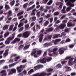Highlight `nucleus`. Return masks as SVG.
<instances>
[{"label":"nucleus","mask_w":76,"mask_h":76,"mask_svg":"<svg viewBox=\"0 0 76 76\" xmlns=\"http://www.w3.org/2000/svg\"><path fill=\"white\" fill-rule=\"evenodd\" d=\"M72 57L71 56H68L66 57L64 60H69L68 61V64L69 65H73L75 64V63H76V57H75L74 58V60L72 62V61H73V60L74 58H71Z\"/></svg>","instance_id":"f257e3e1"},{"label":"nucleus","mask_w":76,"mask_h":76,"mask_svg":"<svg viewBox=\"0 0 76 76\" xmlns=\"http://www.w3.org/2000/svg\"><path fill=\"white\" fill-rule=\"evenodd\" d=\"M15 33H14L12 35V36L11 37H10L8 38L5 42V44H9L10 41H11L12 40H13V39L15 38Z\"/></svg>","instance_id":"f03ea898"},{"label":"nucleus","mask_w":76,"mask_h":76,"mask_svg":"<svg viewBox=\"0 0 76 76\" xmlns=\"http://www.w3.org/2000/svg\"><path fill=\"white\" fill-rule=\"evenodd\" d=\"M67 48H66L62 47L61 48H60L58 50V51H59V53L61 55V54H63L64 52V50L65 51H66V50H67Z\"/></svg>","instance_id":"7ed1b4c3"},{"label":"nucleus","mask_w":76,"mask_h":76,"mask_svg":"<svg viewBox=\"0 0 76 76\" xmlns=\"http://www.w3.org/2000/svg\"><path fill=\"white\" fill-rule=\"evenodd\" d=\"M38 63H45L47 62V58H45L43 59H40L37 61Z\"/></svg>","instance_id":"20e7f679"},{"label":"nucleus","mask_w":76,"mask_h":76,"mask_svg":"<svg viewBox=\"0 0 76 76\" xmlns=\"http://www.w3.org/2000/svg\"><path fill=\"white\" fill-rule=\"evenodd\" d=\"M25 67V65H21L20 66L17 67V69L18 72H19V73H20L21 72H22V68H23V69H24Z\"/></svg>","instance_id":"39448f33"},{"label":"nucleus","mask_w":76,"mask_h":76,"mask_svg":"<svg viewBox=\"0 0 76 76\" xmlns=\"http://www.w3.org/2000/svg\"><path fill=\"white\" fill-rule=\"evenodd\" d=\"M29 36V34L28 31L24 32L22 35V37L25 38H28Z\"/></svg>","instance_id":"423d86ee"},{"label":"nucleus","mask_w":76,"mask_h":76,"mask_svg":"<svg viewBox=\"0 0 76 76\" xmlns=\"http://www.w3.org/2000/svg\"><path fill=\"white\" fill-rule=\"evenodd\" d=\"M75 1H76V0H74ZM65 3H66V5L68 6H69L70 5V4H71V2L72 3H73L74 2V0H65Z\"/></svg>","instance_id":"0eeeda50"},{"label":"nucleus","mask_w":76,"mask_h":76,"mask_svg":"<svg viewBox=\"0 0 76 76\" xmlns=\"http://www.w3.org/2000/svg\"><path fill=\"white\" fill-rule=\"evenodd\" d=\"M43 67V66L42 65H38L34 66L33 69L34 70V71H36V70H37L38 69H41V68H42Z\"/></svg>","instance_id":"6e6552de"},{"label":"nucleus","mask_w":76,"mask_h":76,"mask_svg":"<svg viewBox=\"0 0 76 76\" xmlns=\"http://www.w3.org/2000/svg\"><path fill=\"white\" fill-rule=\"evenodd\" d=\"M46 75H47V73L42 72L41 73L40 75L39 73L34 74V76H45Z\"/></svg>","instance_id":"1a4fd4ad"},{"label":"nucleus","mask_w":76,"mask_h":76,"mask_svg":"<svg viewBox=\"0 0 76 76\" xmlns=\"http://www.w3.org/2000/svg\"><path fill=\"white\" fill-rule=\"evenodd\" d=\"M16 72V70L15 68L12 69L11 71H9L8 74L9 75H12L13 73H15Z\"/></svg>","instance_id":"9d476101"},{"label":"nucleus","mask_w":76,"mask_h":76,"mask_svg":"<svg viewBox=\"0 0 76 76\" xmlns=\"http://www.w3.org/2000/svg\"><path fill=\"white\" fill-rule=\"evenodd\" d=\"M7 74L6 73V70H3L0 72V76H6Z\"/></svg>","instance_id":"9b49d317"},{"label":"nucleus","mask_w":76,"mask_h":76,"mask_svg":"<svg viewBox=\"0 0 76 76\" xmlns=\"http://www.w3.org/2000/svg\"><path fill=\"white\" fill-rule=\"evenodd\" d=\"M66 25L65 23H64L63 24H61L58 27L59 29H63L64 28V27H66Z\"/></svg>","instance_id":"f8f14e48"},{"label":"nucleus","mask_w":76,"mask_h":76,"mask_svg":"<svg viewBox=\"0 0 76 76\" xmlns=\"http://www.w3.org/2000/svg\"><path fill=\"white\" fill-rule=\"evenodd\" d=\"M20 39L16 38L11 42V43L12 44H15V43H16L17 41H18V42L20 41Z\"/></svg>","instance_id":"ddd939ff"},{"label":"nucleus","mask_w":76,"mask_h":76,"mask_svg":"<svg viewBox=\"0 0 76 76\" xmlns=\"http://www.w3.org/2000/svg\"><path fill=\"white\" fill-rule=\"evenodd\" d=\"M44 36V35L43 34H40L39 36V37L40 38L39 39V41L40 42H42V39H43V36Z\"/></svg>","instance_id":"4468645a"},{"label":"nucleus","mask_w":76,"mask_h":76,"mask_svg":"<svg viewBox=\"0 0 76 76\" xmlns=\"http://www.w3.org/2000/svg\"><path fill=\"white\" fill-rule=\"evenodd\" d=\"M37 53V50H34L33 52H32L31 53V56H33V55L34 57L37 58L38 57L37 55L35 54V53Z\"/></svg>","instance_id":"2eb2a0df"},{"label":"nucleus","mask_w":76,"mask_h":76,"mask_svg":"<svg viewBox=\"0 0 76 76\" xmlns=\"http://www.w3.org/2000/svg\"><path fill=\"white\" fill-rule=\"evenodd\" d=\"M8 51H9V49H7V50H6L5 51V52L4 53V57H6L8 55V54H9V52H8Z\"/></svg>","instance_id":"dca6fc26"},{"label":"nucleus","mask_w":76,"mask_h":76,"mask_svg":"<svg viewBox=\"0 0 76 76\" xmlns=\"http://www.w3.org/2000/svg\"><path fill=\"white\" fill-rule=\"evenodd\" d=\"M27 73V72H26V70H24L23 72L22 73L18 74V75H19V76H23V75L22 74V73L24 75H26Z\"/></svg>","instance_id":"f3484780"},{"label":"nucleus","mask_w":76,"mask_h":76,"mask_svg":"<svg viewBox=\"0 0 76 76\" xmlns=\"http://www.w3.org/2000/svg\"><path fill=\"white\" fill-rule=\"evenodd\" d=\"M8 16L7 18L12 16V11L11 10H9L8 12Z\"/></svg>","instance_id":"a211bd4d"},{"label":"nucleus","mask_w":76,"mask_h":76,"mask_svg":"<svg viewBox=\"0 0 76 76\" xmlns=\"http://www.w3.org/2000/svg\"><path fill=\"white\" fill-rule=\"evenodd\" d=\"M67 26L68 27H70L71 26H75V24H72V23L69 22L67 23Z\"/></svg>","instance_id":"6ab92c4d"},{"label":"nucleus","mask_w":76,"mask_h":76,"mask_svg":"<svg viewBox=\"0 0 76 76\" xmlns=\"http://www.w3.org/2000/svg\"><path fill=\"white\" fill-rule=\"evenodd\" d=\"M9 27V25H6L4 26L3 30L4 31H5V30H7L8 29V27Z\"/></svg>","instance_id":"aec40b11"},{"label":"nucleus","mask_w":76,"mask_h":76,"mask_svg":"<svg viewBox=\"0 0 76 76\" xmlns=\"http://www.w3.org/2000/svg\"><path fill=\"white\" fill-rule=\"evenodd\" d=\"M15 3V0H13V1L10 2V5H11V6L12 7V6H14Z\"/></svg>","instance_id":"412c9836"},{"label":"nucleus","mask_w":76,"mask_h":76,"mask_svg":"<svg viewBox=\"0 0 76 76\" xmlns=\"http://www.w3.org/2000/svg\"><path fill=\"white\" fill-rule=\"evenodd\" d=\"M52 37V35H49L48 36V37H45L44 39V40H47L48 39H51V37Z\"/></svg>","instance_id":"4be33fe9"},{"label":"nucleus","mask_w":76,"mask_h":76,"mask_svg":"<svg viewBox=\"0 0 76 76\" xmlns=\"http://www.w3.org/2000/svg\"><path fill=\"white\" fill-rule=\"evenodd\" d=\"M61 67H62V66L60 64H58L56 66V67L58 68V69H60V68H61Z\"/></svg>","instance_id":"5701e85b"},{"label":"nucleus","mask_w":76,"mask_h":76,"mask_svg":"<svg viewBox=\"0 0 76 76\" xmlns=\"http://www.w3.org/2000/svg\"><path fill=\"white\" fill-rule=\"evenodd\" d=\"M9 32H7V33H5L4 34V38H6L8 35H9Z\"/></svg>","instance_id":"b1692460"},{"label":"nucleus","mask_w":76,"mask_h":76,"mask_svg":"<svg viewBox=\"0 0 76 76\" xmlns=\"http://www.w3.org/2000/svg\"><path fill=\"white\" fill-rule=\"evenodd\" d=\"M5 7L6 9V10H9V9H10V7H9V6L7 4L5 5Z\"/></svg>","instance_id":"393cba45"},{"label":"nucleus","mask_w":76,"mask_h":76,"mask_svg":"<svg viewBox=\"0 0 76 76\" xmlns=\"http://www.w3.org/2000/svg\"><path fill=\"white\" fill-rule=\"evenodd\" d=\"M53 0H50L47 3V5H48L49 6H50L52 3H53Z\"/></svg>","instance_id":"a878e982"},{"label":"nucleus","mask_w":76,"mask_h":76,"mask_svg":"<svg viewBox=\"0 0 76 76\" xmlns=\"http://www.w3.org/2000/svg\"><path fill=\"white\" fill-rule=\"evenodd\" d=\"M53 30V27H51L48 28L46 30V31L47 32H51Z\"/></svg>","instance_id":"bb28decb"},{"label":"nucleus","mask_w":76,"mask_h":76,"mask_svg":"<svg viewBox=\"0 0 76 76\" xmlns=\"http://www.w3.org/2000/svg\"><path fill=\"white\" fill-rule=\"evenodd\" d=\"M24 47V45H20L18 49L19 50H21V49H22V48H23Z\"/></svg>","instance_id":"cd10ccee"},{"label":"nucleus","mask_w":76,"mask_h":76,"mask_svg":"<svg viewBox=\"0 0 76 76\" xmlns=\"http://www.w3.org/2000/svg\"><path fill=\"white\" fill-rule=\"evenodd\" d=\"M60 14V12L58 11H56L54 12L53 14L54 16H58Z\"/></svg>","instance_id":"c85d7f7f"},{"label":"nucleus","mask_w":76,"mask_h":76,"mask_svg":"<svg viewBox=\"0 0 76 76\" xmlns=\"http://www.w3.org/2000/svg\"><path fill=\"white\" fill-rule=\"evenodd\" d=\"M29 46H30V45H26L23 48V49L24 50H27V49H28V48H29Z\"/></svg>","instance_id":"c756f323"},{"label":"nucleus","mask_w":76,"mask_h":76,"mask_svg":"<svg viewBox=\"0 0 76 76\" xmlns=\"http://www.w3.org/2000/svg\"><path fill=\"white\" fill-rule=\"evenodd\" d=\"M50 45V44L49 43H46L44 45V47H48V46Z\"/></svg>","instance_id":"7c9ffc66"},{"label":"nucleus","mask_w":76,"mask_h":76,"mask_svg":"<svg viewBox=\"0 0 76 76\" xmlns=\"http://www.w3.org/2000/svg\"><path fill=\"white\" fill-rule=\"evenodd\" d=\"M60 37V34H58L53 36V38L54 39V38H58V37Z\"/></svg>","instance_id":"2f4dec72"},{"label":"nucleus","mask_w":76,"mask_h":76,"mask_svg":"<svg viewBox=\"0 0 76 76\" xmlns=\"http://www.w3.org/2000/svg\"><path fill=\"white\" fill-rule=\"evenodd\" d=\"M71 9H72V7H67L66 9V12H69V11L70 10H71Z\"/></svg>","instance_id":"473e14b6"},{"label":"nucleus","mask_w":76,"mask_h":76,"mask_svg":"<svg viewBox=\"0 0 76 76\" xmlns=\"http://www.w3.org/2000/svg\"><path fill=\"white\" fill-rule=\"evenodd\" d=\"M53 71V68H49L47 70V71L48 72H51Z\"/></svg>","instance_id":"72a5a7b5"},{"label":"nucleus","mask_w":76,"mask_h":76,"mask_svg":"<svg viewBox=\"0 0 76 76\" xmlns=\"http://www.w3.org/2000/svg\"><path fill=\"white\" fill-rule=\"evenodd\" d=\"M51 60H52V58H51L48 57V59H47L46 61H48V62L49 61H51Z\"/></svg>","instance_id":"f704fd0d"},{"label":"nucleus","mask_w":76,"mask_h":76,"mask_svg":"<svg viewBox=\"0 0 76 76\" xmlns=\"http://www.w3.org/2000/svg\"><path fill=\"white\" fill-rule=\"evenodd\" d=\"M34 72L33 69H31L28 72V74H30V73H32Z\"/></svg>","instance_id":"c9c22d12"},{"label":"nucleus","mask_w":76,"mask_h":76,"mask_svg":"<svg viewBox=\"0 0 76 76\" xmlns=\"http://www.w3.org/2000/svg\"><path fill=\"white\" fill-rule=\"evenodd\" d=\"M40 13H41V12L39 11L36 14V15L38 18H39V17H40Z\"/></svg>","instance_id":"e433bc0d"},{"label":"nucleus","mask_w":76,"mask_h":76,"mask_svg":"<svg viewBox=\"0 0 76 76\" xmlns=\"http://www.w3.org/2000/svg\"><path fill=\"white\" fill-rule=\"evenodd\" d=\"M48 23H49V22L48 21H46L44 23V25L45 26H47L48 25Z\"/></svg>","instance_id":"4c0bfd02"},{"label":"nucleus","mask_w":76,"mask_h":76,"mask_svg":"<svg viewBox=\"0 0 76 76\" xmlns=\"http://www.w3.org/2000/svg\"><path fill=\"white\" fill-rule=\"evenodd\" d=\"M52 54L53 55V57L55 56H58V54L57 53V52H53Z\"/></svg>","instance_id":"58836bf2"},{"label":"nucleus","mask_w":76,"mask_h":76,"mask_svg":"<svg viewBox=\"0 0 76 76\" xmlns=\"http://www.w3.org/2000/svg\"><path fill=\"white\" fill-rule=\"evenodd\" d=\"M20 58V57L19 56H17L15 58V61H17L18 60V59H19Z\"/></svg>","instance_id":"ea45409f"},{"label":"nucleus","mask_w":76,"mask_h":76,"mask_svg":"<svg viewBox=\"0 0 76 76\" xmlns=\"http://www.w3.org/2000/svg\"><path fill=\"white\" fill-rule=\"evenodd\" d=\"M62 7H63V4H61L58 7V9L59 10H61Z\"/></svg>","instance_id":"a19ab883"},{"label":"nucleus","mask_w":76,"mask_h":76,"mask_svg":"<svg viewBox=\"0 0 76 76\" xmlns=\"http://www.w3.org/2000/svg\"><path fill=\"white\" fill-rule=\"evenodd\" d=\"M48 20H50V23H52V22H53V18L51 17V18H48Z\"/></svg>","instance_id":"79ce46f5"},{"label":"nucleus","mask_w":76,"mask_h":76,"mask_svg":"<svg viewBox=\"0 0 76 76\" xmlns=\"http://www.w3.org/2000/svg\"><path fill=\"white\" fill-rule=\"evenodd\" d=\"M23 14V12L22 11L20 12H19L17 14V16H20Z\"/></svg>","instance_id":"37998d69"},{"label":"nucleus","mask_w":76,"mask_h":76,"mask_svg":"<svg viewBox=\"0 0 76 76\" xmlns=\"http://www.w3.org/2000/svg\"><path fill=\"white\" fill-rule=\"evenodd\" d=\"M29 24H26L25 26V28L26 29H28L29 28Z\"/></svg>","instance_id":"c03bdc74"},{"label":"nucleus","mask_w":76,"mask_h":76,"mask_svg":"<svg viewBox=\"0 0 76 76\" xmlns=\"http://www.w3.org/2000/svg\"><path fill=\"white\" fill-rule=\"evenodd\" d=\"M13 28V25H11L10 28L9 29V30L10 31H11L12 30Z\"/></svg>","instance_id":"a18cd8bd"},{"label":"nucleus","mask_w":76,"mask_h":76,"mask_svg":"<svg viewBox=\"0 0 76 76\" xmlns=\"http://www.w3.org/2000/svg\"><path fill=\"white\" fill-rule=\"evenodd\" d=\"M16 63H14L13 64H10L9 65V67H13V66H14L15 65H16Z\"/></svg>","instance_id":"49530a36"},{"label":"nucleus","mask_w":76,"mask_h":76,"mask_svg":"<svg viewBox=\"0 0 76 76\" xmlns=\"http://www.w3.org/2000/svg\"><path fill=\"white\" fill-rule=\"evenodd\" d=\"M50 16H51V15L49 14H48L47 15V16H45V18L46 19H48V18H50Z\"/></svg>","instance_id":"de8ad7c7"},{"label":"nucleus","mask_w":76,"mask_h":76,"mask_svg":"<svg viewBox=\"0 0 76 76\" xmlns=\"http://www.w3.org/2000/svg\"><path fill=\"white\" fill-rule=\"evenodd\" d=\"M48 0H43L42 1V2L44 4H46L48 1Z\"/></svg>","instance_id":"09e8293b"},{"label":"nucleus","mask_w":76,"mask_h":76,"mask_svg":"<svg viewBox=\"0 0 76 76\" xmlns=\"http://www.w3.org/2000/svg\"><path fill=\"white\" fill-rule=\"evenodd\" d=\"M57 50H58V48H55L53 49V52H56L57 51Z\"/></svg>","instance_id":"8fccbe9b"},{"label":"nucleus","mask_w":76,"mask_h":76,"mask_svg":"<svg viewBox=\"0 0 76 76\" xmlns=\"http://www.w3.org/2000/svg\"><path fill=\"white\" fill-rule=\"evenodd\" d=\"M5 62V60H2L0 61V65H1V64L2 63H4Z\"/></svg>","instance_id":"3c124183"},{"label":"nucleus","mask_w":76,"mask_h":76,"mask_svg":"<svg viewBox=\"0 0 76 76\" xmlns=\"http://www.w3.org/2000/svg\"><path fill=\"white\" fill-rule=\"evenodd\" d=\"M52 42H53L54 43V44L55 45H56L57 44V41L55 40H53L52 41Z\"/></svg>","instance_id":"603ef678"},{"label":"nucleus","mask_w":76,"mask_h":76,"mask_svg":"<svg viewBox=\"0 0 76 76\" xmlns=\"http://www.w3.org/2000/svg\"><path fill=\"white\" fill-rule=\"evenodd\" d=\"M31 18L32 19V20L33 21H35V20H36V17L35 16H33L31 17Z\"/></svg>","instance_id":"864d4df0"},{"label":"nucleus","mask_w":76,"mask_h":76,"mask_svg":"<svg viewBox=\"0 0 76 76\" xmlns=\"http://www.w3.org/2000/svg\"><path fill=\"white\" fill-rule=\"evenodd\" d=\"M37 54L38 55H41V50H39L38 51L37 53Z\"/></svg>","instance_id":"5fc2aeb1"},{"label":"nucleus","mask_w":76,"mask_h":76,"mask_svg":"<svg viewBox=\"0 0 76 76\" xmlns=\"http://www.w3.org/2000/svg\"><path fill=\"white\" fill-rule=\"evenodd\" d=\"M66 35V33L65 32H63L61 34V36H63V35H64V36H65Z\"/></svg>","instance_id":"6e6d98bb"},{"label":"nucleus","mask_w":76,"mask_h":76,"mask_svg":"<svg viewBox=\"0 0 76 76\" xmlns=\"http://www.w3.org/2000/svg\"><path fill=\"white\" fill-rule=\"evenodd\" d=\"M23 27H22L21 28H20V29H19V31L20 32H21V31H22L24 29Z\"/></svg>","instance_id":"4d7b16f0"},{"label":"nucleus","mask_w":76,"mask_h":76,"mask_svg":"<svg viewBox=\"0 0 76 76\" xmlns=\"http://www.w3.org/2000/svg\"><path fill=\"white\" fill-rule=\"evenodd\" d=\"M28 5V3L25 4L23 6V8H26L27 7V5Z\"/></svg>","instance_id":"13d9d810"},{"label":"nucleus","mask_w":76,"mask_h":76,"mask_svg":"<svg viewBox=\"0 0 76 76\" xmlns=\"http://www.w3.org/2000/svg\"><path fill=\"white\" fill-rule=\"evenodd\" d=\"M69 47L70 48H72L74 47V45H69Z\"/></svg>","instance_id":"bf43d9fd"},{"label":"nucleus","mask_w":76,"mask_h":76,"mask_svg":"<svg viewBox=\"0 0 76 76\" xmlns=\"http://www.w3.org/2000/svg\"><path fill=\"white\" fill-rule=\"evenodd\" d=\"M71 40L70 39H67L65 41V42H70Z\"/></svg>","instance_id":"052dcab7"},{"label":"nucleus","mask_w":76,"mask_h":76,"mask_svg":"<svg viewBox=\"0 0 76 76\" xmlns=\"http://www.w3.org/2000/svg\"><path fill=\"white\" fill-rule=\"evenodd\" d=\"M3 31H2L0 33V34H1V35L0 36V38H2L3 37Z\"/></svg>","instance_id":"680f3d73"},{"label":"nucleus","mask_w":76,"mask_h":76,"mask_svg":"<svg viewBox=\"0 0 76 76\" xmlns=\"http://www.w3.org/2000/svg\"><path fill=\"white\" fill-rule=\"evenodd\" d=\"M66 62H67V61H63L61 62V64H66Z\"/></svg>","instance_id":"e2e57ef3"},{"label":"nucleus","mask_w":76,"mask_h":76,"mask_svg":"<svg viewBox=\"0 0 76 76\" xmlns=\"http://www.w3.org/2000/svg\"><path fill=\"white\" fill-rule=\"evenodd\" d=\"M71 76H75L76 75V73L75 72H72L71 73Z\"/></svg>","instance_id":"0e129e2a"},{"label":"nucleus","mask_w":76,"mask_h":76,"mask_svg":"<svg viewBox=\"0 0 76 76\" xmlns=\"http://www.w3.org/2000/svg\"><path fill=\"white\" fill-rule=\"evenodd\" d=\"M57 42H60L61 41V39H57L55 40Z\"/></svg>","instance_id":"69168bd1"},{"label":"nucleus","mask_w":76,"mask_h":76,"mask_svg":"<svg viewBox=\"0 0 76 76\" xmlns=\"http://www.w3.org/2000/svg\"><path fill=\"white\" fill-rule=\"evenodd\" d=\"M34 1H31L29 4L28 5H31V4H34Z\"/></svg>","instance_id":"338daca9"},{"label":"nucleus","mask_w":76,"mask_h":76,"mask_svg":"<svg viewBox=\"0 0 76 76\" xmlns=\"http://www.w3.org/2000/svg\"><path fill=\"white\" fill-rule=\"evenodd\" d=\"M66 16L65 15H63L61 18V19H63L64 18H65Z\"/></svg>","instance_id":"774afa93"}]
</instances>
